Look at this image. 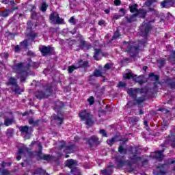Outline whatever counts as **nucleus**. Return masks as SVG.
Segmentation results:
<instances>
[{
  "instance_id": "47",
  "label": "nucleus",
  "mask_w": 175,
  "mask_h": 175,
  "mask_svg": "<svg viewBox=\"0 0 175 175\" xmlns=\"http://www.w3.org/2000/svg\"><path fill=\"white\" fill-rule=\"evenodd\" d=\"M25 151H28V148H21L18 150V155H21V154H24V152H25Z\"/></svg>"
},
{
  "instance_id": "52",
  "label": "nucleus",
  "mask_w": 175,
  "mask_h": 175,
  "mask_svg": "<svg viewBox=\"0 0 175 175\" xmlns=\"http://www.w3.org/2000/svg\"><path fill=\"white\" fill-rule=\"evenodd\" d=\"M75 69H77V67L75 66H71L68 67V73H72L73 70H75Z\"/></svg>"
},
{
  "instance_id": "36",
  "label": "nucleus",
  "mask_w": 175,
  "mask_h": 175,
  "mask_svg": "<svg viewBox=\"0 0 175 175\" xmlns=\"http://www.w3.org/2000/svg\"><path fill=\"white\" fill-rule=\"evenodd\" d=\"M168 61H170L171 64H175V51L171 53V55L168 57Z\"/></svg>"
},
{
  "instance_id": "18",
  "label": "nucleus",
  "mask_w": 175,
  "mask_h": 175,
  "mask_svg": "<svg viewBox=\"0 0 175 175\" xmlns=\"http://www.w3.org/2000/svg\"><path fill=\"white\" fill-rule=\"evenodd\" d=\"M53 119L58 126H61L64 124V117H59L57 115L53 116Z\"/></svg>"
},
{
  "instance_id": "12",
  "label": "nucleus",
  "mask_w": 175,
  "mask_h": 175,
  "mask_svg": "<svg viewBox=\"0 0 175 175\" xmlns=\"http://www.w3.org/2000/svg\"><path fill=\"white\" fill-rule=\"evenodd\" d=\"M142 90H140L139 88L137 89H133V88H130L127 90V93L129 94V95L130 96H131V98H133V99H136V95H137V93L139 92L140 93L142 92Z\"/></svg>"
},
{
  "instance_id": "46",
  "label": "nucleus",
  "mask_w": 175,
  "mask_h": 175,
  "mask_svg": "<svg viewBox=\"0 0 175 175\" xmlns=\"http://www.w3.org/2000/svg\"><path fill=\"white\" fill-rule=\"evenodd\" d=\"M157 62L159 65V68H161V66H163L165 64H166V59H159Z\"/></svg>"
},
{
  "instance_id": "22",
  "label": "nucleus",
  "mask_w": 175,
  "mask_h": 175,
  "mask_svg": "<svg viewBox=\"0 0 175 175\" xmlns=\"http://www.w3.org/2000/svg\"><path fill=\"white\" fill-rule=\"evenodd\" d=\"M102 55H103V53H102V51L100 49H95L94 50V59L99 61V59H100V57H102Z\"/></svg>"
},
{
  "instance_id": "45",
  "label": "nucleus",
  "mask_w": 175,
  "mask_h": 175,
  "mask_svg": "<svg viewBox=\"0 0 175 175\" xmlns=\"http://www.w3.org/2000/svg\"><path fill=\"white\" fill-rule=\"evenodd\" d=\"M4 124L6 126H9V125H12V124H13V119L5 118Z\"/></svg>"
},
{
  "instance_id": "2",
  "label": "nucleus",
  "mask_w": 175,
  "mask_h": 175,
  "mask_svg": "<svg viewBox=\"0 0 175 175\" xmlns=\"http://www.w3.org/2000/svg\"><path fill=\"white\" fill-rule=\"evenodd\" d=\"M146 43H147V40H142L138 42V45L135 46L132 44H129L128 42L126 43L124 46H126V53L130 57L133 58L136 57L139 54V49H144V46H146Z\"/></svg>"
},
{
  "instance_id": "4",
  "label": "nucleus",
  "mask_w": 175,
  "mask_h": 175,
  "mask_svg": "<svg viewBox=\"0 0 175 175\" xmlns=\"http://www.w3.org/2000/svg\"><path fill=\"white\" fill-rule=\"evenodd\" d=\"M79 116L81 121H85V124L88 126H92V125H94V119L92 118V115L87 110L80 112Z\"/></svg>"
},
{
  "instance_id": "25",
  "label": "nucleus",
  "mask_w": 175,
  "mask_h": 175,
  "mask_svg": "<svg viewBox=\"0 0 175 175\" xmlns=\"http://www.w3.org/2000/svg\"><path fill=\"white\" fill-rule=\"evenodd\" d=\"M135 14H137V17L138 16L139 18H144L147 14V11L146 10H139Z\"/></svg>"
},
{
  "instance_id": "49",
  "label": "nucleus",
  "mask_w": 175,
  "mask_h": 175,
  "mask_svg": "<svg viewBox=\"0 0 175 175\" xmlns=\"http://www.w3.org/2000/svg\"><path fill=\"white\" fill-rule=\"evenodd\" d=\"M21 44L23 47L27 49V47H28V40H25L23 42H21Z\"/></svg>"
},
{
  "instance_id": "31",
  "label": "nucleus",
  "mask_w": 175,
  "mask_h": 175,
  "mask_svg": "<svg viewBox=\"0 0 175 175\" xmlns=\"http://www.w3.org/2000/svg\"><path fill=\"white\" fill-rule=\"evenodd\" d=\"M90 67V63H88V62L87 61H82L81 60L79 62V66H78L77 68H88Z\"/></svg>"
},
{
  "instance_id": "21",
  "label": "nucleus",
  "mask_w": 175,
  "mask_h": 175,
  "mask_svg": "<svg viewBox=\"0 0 175 175\" xmlns=\"http://www.w3.org/2000/svg\"><path fill=\"white\" fill-rule=\"evenodd\" d=\"M116 162L118 163V167H122L126 163L124 159V157L118 156L116 157Z\"/></svg>"
},
{
  "instance_id": "40",
  "label": "nucleus",
  "mask_w": 175,
  "mask_h": 175,
  "mask_svg": "<svg viewBox=\"0 0 175 175\" xmlns=\"http://www.w3.org/2000/svg\"><path fill=\"white\" fill-rule=\"evenodd\" d=\"M9 83H10V85H12V88L18 85L17 79H16L15 78H13V77H11L10 79Z\"/></svg>"
},
{
  "instance_id": "20",
  "label": "nucleus",
  "mask_w": 175,
  "mask_h": 175,
  "mask_svg": "<svg viewBox=\"0 0 175 175\" xmlns=\"http://www.w3.org/2000/svg\"><path fill=\"white\" fill-rule=\"evenodd\" d=\"M160 169L159 173L160 174H166L167 173V170H169V164H163L159 167Z\"/></svg>"
},
{
  "instance_id": "54",
  "label": "nucleus",
  "mask_w": 175,
  "mask_h": 175,
  "mask_svg": "<svg viewBox=\"0 0 175 175\" xmlns=\"http://www.w3.org/2000/svg\"><path fill=\"white\" fill-rule=\"evenodd\" d=\"M0 172H1V174L3 175H8V174H10V172H9V170H2V169H0Z\"/></svg>"
},
{
  "instance_id": "23",
  "label": "nucleus",
  "mask_w": 175,
  "mask_h": 175,
  "mask_svg": "<svg viewBox=\"0 0 175 175\" xmlns=\"http://www.w3.org/2000/svg\"><path fill=\"white\" fill-rule=\"evenodd\" d=\"M20 131L22 133H25V135H29V131H31V127L29 128L28 126H21L20 128Z\"/></svg>"
},
{
  "instance_id": "57",
  "label": "nucleus",
  "mask_w": 175,
  "mask_h": 175,
  "mask_svg": "<svg viewBox=\"0 0 175 175\" xmlns=\"http://www.w3.org/2000/svg\"><path fill=\"white\" fill-rule=\"evenodd\" d=\"M27 31H31V29L32 28V22L31 21H27Z\"/></svg>"
},
{
  "instance_id": "48",
  "label": "nucleus",
  "mask_w": 175,
  "mask_h": 175,
  "mask_svg": "<svg viewBox=\"0 0 175 175\" xmlns=\"http://www.w3.org/2000/svg\"><path fill=\"white\" fill-rule=\"evenodd\" d=\"M99 133L102 135L104 137H107V133L105 129H100Z\"/></svg>"
},
{
  "instance_id": "58",
  "label": "nucleus",
  "mask_w": 175,
  "mask_h": 175,
  "mask_svg": "<svg viewBox=\"0 0 175 175\" xmlns=\"http://www.w3.org/2000/svg\"><path fill=\"white\" fill-rule=\"evenodd\" d=\"M159 111H161V113H163L164 114H167V113H169V110H167L165 108L159 109Z\"/></svg>"
},
{
  "instance_id": "8",
  "label": "nucleus",
  "mask_w": 175,
  "mask_h": 175,
  "mask_svg": "<svg viewBox=\"0 0 175 175\" xmlns=\"http://www.w3.org/2000/svg\"><path fill=\"white\" fill-rule=\"evenodd\" d=\"M131 77L140 85L144 84V77L143 75L137 77L136 75H133L132 73H126L125 75H124V79H127L129 80Z\"/></svg>"
},
{
  "instance_id": "1",
  "label": "nucleus",
  "mask_w": 175,
  "mask_h": 175,
  "mask_svg": "<svg viewBox=\"0 0 175 175\" xmlns=\"http://www.w3.org/2000/svg\"><path fill=\"white\" fill-rule=\"evenodd\" d=\"M29 64L25 65L24 63H18L13 66V70L17 74L18 79H21V83H24L28 76Z\"/></svg>"
},
{
  "instance_id": "35",
  "label": "nucleus",
  "mask_w": 175,
  "mask_h": 175,
  "mask_svg": "<svg viewBox=\"0 0 175 175\" xmlns=\"http://www.w3.org/2000/svg\"><path fill=\"white\" fill-rule=\"evenodd\" d=\"M62 107H64V103H62L61 101H58L56 103L55 109V110L57 111V113H59V109H62Z\"/></svg>"
},
{
  "instance_id": "16",
  "label": "nucleus",
  "mask_w": 175,
  "mask_h": 175,
  "mask_svg": "<svg viewBox=\"0 0 175 175\" xmlns=\"http://www.w3.org/2000/svg\"><path fill=\"white\" fill-rule=\"evenodd\" d=\"M175 3V0H164L161 3V6L163 8H170Z\"/></svg>"
},
{
  "instance_id": "56",
  "label": "nucleus",
  "mask_w": 175,
  "mask_h": 175,
  "mask_svg": "<svg viewBox=\"0 0 175 175\" xmlns=\"http://www.w3.org/2000/svg\"><path fill=\"white\" fill-rule=\"evenodd\" d=\"M7 136H8V137H12V136H13V129H8L7 131Z\"/></svg>"
},
{
  "instance_id": "64",
  "label": "nucleus",
  "mask_w": 175,
  "mask_h": 175,
  "mask_svg": "<svg viewBox=\"0 0 175 175\" xmlns=\"http://www.w3.org/2000/svg\"><path fill=\"white\" fill-rule=\"evenodd\" d=\"M114 3H115V5H116V6H120V5H121V1H120V0H115L114 1Z\"/></svg>"
},
{
  "instance_id": "24",
  "label": "nucleus",
  "mask_w": 175,
  "mask_h": 175,
  "mask_svg": "<svg viewBox=\"0 0 175 175\" xmlns=\"http://www.w3.org/2000/svg\"><path fill=\"white\" fill-rule=\"evenodd\" d=\"M137 17V14H134L130 16H125V18H126L127 23L131 24V23H135V21H136Z\"/></svg>"
},
{
  "instance_id": "55",
  "label": "nucleus",
  "mask_w": 175,
  "mask_h": 175,
  "mask_svg": "<svg viewBox=\"0 0 175 175\" xmlns=\"http://www.w3.org/2000/svg\"><path fill=\"white\" fill-rule=\"evenodd\" d=\"M152 2H154V0H148L146 2H145L144 5L145 6L150 7L152 5Z\"/></svg>"
},
{
  "instance_id": "10",
  "label": "nucleus",
  "mask_w": 175,
  "mask_h": 175,
  "mask_svg": "<svg viewBox=\"0 0 175 175\" xmlns=\"http://www.w3.org/2000/svg\"><path fill=\"white\" fill-rule=\"evenodd\" d=\"M165 152V149H163L161 150H157L154 152L150 153V157L152 158H155V159H157V161H162L165 156L163 155V152Z\"/></svg>"
},
{
  "instance_id": "5",
  "label": "nucleus",
  "mask_w": 175,
  "mask_h": 175,
  "mask_svg": "<svg viewBox=\"0 0 175 175\" xmlns=\"http://www.w3.org/2000/svg\"><path fill=\"white\" fill-rule=\"evenodd\" d=\"M44 92L37 91L35 93V96L37 99H44V98H49L51 95L53 88L50 85H47L44 88Z\"/></svg>"
},
{
  "instance_id": "50",
  "label": "nucleus",
  "mask_w": 175,
  "mask_h": 175,
  "mask_svg": "<svg viewBox=\"0 0 175 175\" xmlns=\"http://www.w3.org/2000/svg\"><path fill=\"white\" fill-rule=\"evenodd\" d=\"M88 102H89L90 106L94 105L95 100L94 99V96H90L88 99Z\"/></svg>"
},
{
  "instance_id": "28",
  "label": "nucleus",
  "mask_w": 175,
  "mask_h": 175,
  "mask_svg": "<svg viewBox=\"0 0 175 175\" xmlns=\"http://www.w3.org/2000/svg\"><path fill=\"white\" fill-rule=\"evenodd\" d=\"M36 36H38V33H35L33 31H31L27 35V38L29 40H33Z\"/></svg>"
},
{
  "instance_id": "44",
  "label": "nucleus",
  "mask_w": 175,
  "mask_h": 175,
  "mask_svg": "<svg viewBox=\"0 0 175 175\" xmlns=\"http://www.w3.org/2000/svg\"><path fill=\"white\" fill-rule=\"evenodd\" d=\"M29 124L30 125H38V124H39V120H35L33 118H31L29 119Z\"/></svg>"
},
{
  "instance_id": "39",
  "label": "nucleus",
  "mask_w": 175,
  "mask_h": 175,
  "mask_svg": "<svg viewBox=\"0 0 175 175\" xmlns=\"http://www.w3.org/2000/svg\"><path fill=\"white\" fill-rule=\"evenodd\" d=\"M58 17V14H51L50 15V20L51 21H52V23H53V24H55V21H57V18Z\"/></svg>"
},
{
  "instance_id": "26",
  "label": "nucleus",
  "mask_w": 175,
  "mask_h": 175,
  "mask_svg": "<svg viewBox=\"0 0 175 175\" xmlns=\"http://www.w3.org/2000/svg\"><path fill=\"white\" fill-rule=\"evenodd\" d=\"M33 174H39V175H47L49 174L47 172H46V170H42V168H38L35 170L34 171H32Z\"/></svg>"
},
{
  "instance_id": "6",
  "label": "nucleus",
  "mask_w": 175,
  "mask_h": 175,
  "mask_svg": "<svg viewBox=\"0 0 175 175\" xmlns=\"http://www.w3.org/2000/svg\"><path fill=\"white\" fill-rule=\"evenodd\" d=\"M146 21L147 23L144 22L139 27L142 36H147V35H148L150 31L152 29L150 24L151 23H155V19H152L151 21H150V19H147Z\"/></svg>"
},
{
  "instance_id": "51",
  "label": "nucleus",
  "mask_w": 175,
  "mask_h": 175,
  "mask_svg": "<svg viewBox=\"0 0 175 175\" xmlns=\"http://www.w3.org/2000/svg\"><path fill=\"white\" fill-rule=\"evenodd\" d=\"M118 87L119 88H124V87H126V83L122 81H120L118 84Z\"/></svg>"
},
{
  "instance_id": "32",
  "label": "nucleus",
  "mask_w": 175,
  "mask_h": 175,
  "mask_svg": "<svg viewBox=\"0 0 175 175\" xmlns=\"http://www.w3.org/2000/svg\"><path fill=\"white\" fill-rule=\"evenodd\" d=\"M120 13H122V14H120V15L116 14V15L113 16V20H118V18H120V17H122V16H125V9L121 8L120 10Z\"/></svg>"
},
{
  "instance_id": "41",
  "label": "nucleus",
  "mask_w": 175,
  "mask_h": 175,
  "mask_svg": "<svg viewBox=\"0 0 175 175\" xmlns=\"http://www.w3.org/2000/svg\"><path fill=\"white\" fill-rule=\"evenodd\" d=\"M137 6H138L137 4L130 5L129 6L130 12L131 13H135V12L137 13V12H139V10H137Z\"/></svg>"
},
{
  "instance_id": "15",
  "label": "nucleus",
  "mask_w": 175,
  "mask_h": 175,
  "mask_svg": "<svg viewBox=\"0 0 175 175\" xmlns=\"http://www.w3.org/2000/svg\"><path fill=\"white\" fill-rule=\"evenodd\" d=\"M125 142H128V139H122V143H120V145L118 148V151L120 154H126L128 150L124 147L125 145Z\"/></svg>"
},
{
  "instance_id": "63",
  "label": "nucleus",
  "mask_w": 175,
  "mask_h": 175,
  "mask_svg": "<svg viewBox=\"0 0 175 175\" xmlns=\"http://www.w3.org/2000/svg\"><path fill=\"white\" fill-rule=\"evenodd\" d=\"M139 121V118L135 117L131 118V122H138Z\"/></svg>"
},
{
  "instance_id": "29",
  "label": "nucleus",
  "mask_w": 175,
  "mask_h": 175,
  "mask_svg": "<svg viewBox=\"0 0 175 175\" xmlns=\"http://www.w3.org/2000/svg\"><path fill=\"white\" fill-rule=\"evenodd\" d=\"M40 154H42V152H38V155L40 157L41 159H44V161H51V156H50V154L40 155Z\"/></svg>"
},
{
  "instance_id": "59",
  "label": "nucleus",
  "mask_w": 175,
  "mask_h": 175,
  "mask_svg": "<svg viewBox=\"0 0 175 175\" xmlns=\"http://www.w3.org/2000/svg\"><path fill=\"white\" fill-rule=\"evenodd\" d=\"M69 23H70V24H72L73 25H75L76 24V19L75 18V17H71L69 20Z\"/></svg>"
},
{
  "instance_id": "11",
  "label": "nucleus",
  "mask_w": 175,
  "mask_h": 175,
  "mask_svg": "<svg viewBox=\"0 0 175 175\" xmlns=\"http://www.w3.org/2000/svg\"><path fill=\"white\" fill-rule=\"evenodd\" d=\"M59 150H64V152H68V154H70V152H73V146H66V143L65 142L62 141L59 143Z\"/></svg>"
},
{
  "instance_id": "19",
  "label": "nucleus",
  "mask_w": 175,
  "mask_h": 175,
  "mask_svg": "<svg viewBox=\"0 0 175 175\" xmlns=\"http://www.w3.org/2000/svg\"><path fill=\"white\" fill-rule=\"evenodd\" d=\"M103 175H111L113 173V165H108L106 169L100 171Z\"/></svg>"
},
{
  "instance_id": "53",
  "label": "nucleus",
  "mask_w": 175,
  "mask_h": 175,
  "mask_svg": "<svg viewBox=\"0 0 175 175\" xmlns=\"http://www.w3.org/2000/svg\"><path fill=\"white\" fill-rule=\"evenodd\" d=\"M64 22V20L61 18H59V16L57 15V18H56V24H62V23Z\"/></svg>"
},
{
  "instance_id": "3",
  "label": "nucleus",
  "mask_w": 175,
  "mask_h": 175,
  "mask_svg": "<svg viewBox=\"0 0 175 175\" xmlns=\"http://www.w3.org/2000/svg\"><path fill=\"white\" fill-rule=\"evenodd\" d=\"M129 151L131 152L129 154V159H131L133 163H136L137 162H140V161H142V157L137 155L142 152V148L139 147L130 146Z\"/></svg>"
},
{
  "instance_id": "13",
  "label": "nucleus",
  "mask_w": 175,
  "mask_h": 175,
  "mask_svg": "<svg viewBox=\"0 0 175 175\" xmlns=\"http://www.w3.org/2000/svg\"><path fill=\"white\" fill-rule=\"evenodd\" d=\"M40 51H41L43 57H46V55H51V54L53 53V51L49 46H42L40 48Z\"/></svg>"
},
{
  "instance_id": "14",
  "label": "nucleus",
  "mask_w": 175,
  "mask_h": 175,
  "mask_svg": "<svg viewBox=\"0 0 175 175\" xmlns=\"http://www.w3.org/2000/svg\"><path fill=\"white\" fill-rule=\"evenodd\" d=\"M18 8H14L11 10L5 9L4 11L0 10V17H4L6 18L10 14V13H12V12H14V10H17Z\"/></svg>"
},
{
  "instance_id": "43",
  "label": "nucleus",
  "mask_w": 175,
  "mask_h": 175,
  "mask_svg": "<svg viewBox=\"0 0 175 175\" xmlns=\"http://www.w3.org/2000/svg\"><path fill=\"white\" fill-rule=\"evenodd\" d=\"M137 103H135L134 105H140V103H143L144 100H146V96H142L139 97L138 99H134Z\"/></svg>"
},
{
  "instance_id": "7",
  "label": "nucleus",
  "mask_w": 175,
  "mask_h": 175,
  "mask_svg": "<svg viewBox=\"0 0 175 175\" xmlns=\"http://www.w3.org/2000/svg\"><path fill=\"white\" fill-rule=\"evenodd\" d=\"M66 166L71 169V173L74 175H81L80 170L76 167L77 166V161L74 159H68L66 161Z\"/></svg>"
},
{
  "instance_id": "27",
  "label": "nucleus",
  "mask_w": 175,
  "mask_h": 175,
  "mask_svg": "<svg viewBox=\"0 0 175 175\" xmlns=\"http://www.w3.org/2000/svg\"><path fill=\"white\" fill-rule=\"evenodd\" d=\"M120 36H121V35L120 34V31H118V29H117L114 32L113 36L112 38L109 40V43H111V42H113V40H116V39L120 38Z\"/></svg>"
},
{
  "instance_id": "61",
  "label": "nucleus",
  "mask_w": 175,
  "mask_h": 175,
  "mask_svg": "<svg viewBox=\"0 0 175 175\" xmlns=\"http://www.w3.org/2000/svg\"><path fill=\"white\" fill-rule=\"evenodd\" d=\"M149 12H152V14H156V15L158 14V11H157V10H156L155 9H154V8H149Z\"/></svg>"
},
{
  "instance_id": "9",
  "label": "nucleus",
  "mask_w": 175,
  "mask_h": 175,
  "mask_svg": "<svg viewBox=\"0 0 175 175\" xmlns=\"http://www.w3.org/2000/svg\"><path fill=\"white\" fill-rule=\"evenodd\" d=\"M87 144L89 145L90 148L92 147H94V146H99L100 144V142H99V138L98 137L93 135L90 137L88 140H87Z\"/></svg>"
},
{
  "instance_id": "34",
  "label": "nucleus",
  "mask_w": 175,
  "mask_h": 175,
  "mask_svg": "<svg viewBox=\"0 0 175 175\" xmlns=\"http://www.w3.org/2000/svg\"><path fill=\"white\" fill-rule=\"evenodd\" d=\"M102 77V72H100L99 70H95L94 71L93 75H90V79H92V77Z\"/></svg>"
},
{
  "instance_id": "33",
  "label": "nucleus",
  "mask_w": 175,
  "mask_h": 175,
  "mask_svg": "<svg viewBox=\"0 0 175 175\" xmlns=\"http://www.w3.org/2000/svg\"><path fill=\"white\" fill-rule=\"evenodd\" d=\"M36 144L38 147L39 152H42V144L38 141H33L31 142V146H35Z\"/></svg>"
},
{
  "instance_id": "62",
  "label": "nucleus",
  "mask_w": 175,
  "mask_h": 175,
  "mask_svg": "<svg viewBox=\"0 0 175 175\" xmlns=\"http://www.w3.org/2000/svg\"><path fill=\"white\" fill-rule=\"evenodd\" d=\"M144 124L145 125L146 131H150V127H148V122L147 120H145L144 122Z\"/></svg>"
},
{
  "instance_id": "60",
  "label": "nucleus",
  "mask_w": 175,
  "mask_h": 175,
  "mask_svg": "<svg viewBox=\"0 0 175 175\" xmlns=\"http://www.w3.org/2000/svg\"><path fill=\"white\" fill-rule=\"evenodd\" d=\"M10 3L12 6V9H13L14 8H18V7H15L16 6V1H14V0L10 1Z\"/></svg>"
},
{
  "instance_id": "42",
  "label": "nucleus",
  "mask_w": 175,
  "mask_h": 175,
  "mask_svg": "<svg viewBox=\"0 0 175 175\" xmlns=\"http://www.w3.org/2000/svg\"><path fill=\"white\" fill-rule=\"evenodd\" d=\"M47 8H49V5H47V3H46V1H44L41 4L40 10H41V12H46V10H47Z\"/></svg>"
},
{
  "instance_id": "30",
  "label": "nucleus",
  "mask_w": 175,
  "mask_h": 175,
  "mask_svg": "<svg viewBox=\"0 0 175 175\" xmlns=\"http://www.w3.org/2000/svg\"><path fill=\"white\" fill-rule=\"evenodd\" d=\"M12 90L16 94H21V92H24V90L21 89V88H20L18 85L14 86V88H12Z\"/></svg>"
},
{
  "instance_id": "17",
  "label": "nucleus",
  "mask_w": 175,
  "mask_h": 175,
  "mask_svg": "<svg viewBox=\"0 0 175 175\" xmlns=\"http://www.w3.org/2000/svg\"><path fill=\"white\" fill-rule=\"evenodd\" d=\"M116 142H122V138L118 137V135H116L114 137L107 140V143L109 146L113 145Z\"/></svg>"
},
{
  "instance_id": "38",
  "label": "nucleus",
  "mask_w": 175,
  "mask_h": 175,
  "mask_svg": "<svg viewBox=\"0 0 175 175\" xmlns=\"http://www.w3.org/2000/svg\"><path fill=\"white\" fill-rule=\"evenodd\" d=\"M149 77H150V80H152V81H158L159 80V76L154 75V74L153 72H152L149 75Z\"/></svg>"
},
{
  "instance_id": "37",
  "label": "nucleus",
  "mask_w": 175,
  "mask_h": 175,
  "mask_svg": "<svg viewBox=\"0 0 175 175\" xmlns=\"http://www.w3.org/2000/svg\"><path fill=\"white\" fill-rule=\"evenodd\" d=\"M78 38H79L78 40L80 43V47L83 49V47L85 46V41H84V40L83 39V36L80 34L78 35Z\"/></svg>"
}]
</instances>
